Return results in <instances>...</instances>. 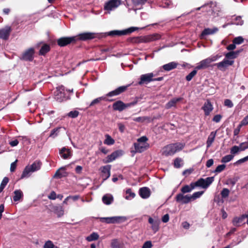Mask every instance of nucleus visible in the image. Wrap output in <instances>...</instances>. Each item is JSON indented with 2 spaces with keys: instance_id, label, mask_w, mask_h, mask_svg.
<instances>
[{
  "instance_id": "obj_1",
  "label": "nucleus",
  "mask_w": 248,
  "mask_h": 248,
  "mask_svg": "<svg viewBox=\"0 0 248 248\" xmlns=\"http://www.w3.org/2000/svg\"><path fill=\"white\" fill-rule=\"evenodd\" d=\"M214 177H207L206 179L200 178L195 183H191L189 186L186 185L182 187L181 191L183 193L191 192L196 187L207 188L214 181Z\"/></svg>"
},
{
  "instance_id": "obj_2",
  "label": "nucleus",
  "mask_w": 248,
  "mask_h": 248,
  "mask_svg": "<svg viewBox=\"0 0 248 248\" xmlns=\"http://www.w3.org/2000/svg\"><path fill=\"white\" fill-rule=\"evenodd\" d=\"M183 148V145L181 143H176L169 144L162 148V155L166 156L172 155L176 152L182 150Z\"/></svg>"
},
{
  "instance_id": "obj_3",
  "label": "nucleus",
  "mask_w": 248,
  "mask_h": 248,
  "mask_svg": "<svg viewBox=\"0 0 248 248\" xmlns=\"http://www.w3.org/2000/svg\"><path fill=\"white\" fill-rule=\"evenodd\" d=\"M66 92H73V89L72 90H65V87L63 85L58 87L54 93L55 100L58 102H62L68 99L69 97L67 95Z\"/></svg>"
},
{
  "instance_id": "obj_4",
  "label": "nucleus",
  "mask_w": 248,
  "mask_h": 248,
  "mask_svg": "<svg viewBox=\"0 0 248 248\" xmlns=\"http://www.w3.org/2000/svg\"><path fill=\"white\" fill-rule=\"evenodd\" d=\"M148 139L146 136H142L137 140V142L134 144L136 152L142 153L149 147L147 142Z\"/></svg>"
},
{
  "instance_id": "obj_5",
  "label": "nucleus",
  "mask_w": 248,
  "mask_h": 248,
  "mask_svg": "<svg viewBox=\"0 0 248 248\" xmlns=\"http://www.w3.org/2000/svg\"><path fill=\"white\" fill-rule=\"evenodd\" d=\"M137 103V101L125 104L122 101L119 100L117 101L116 102L113 104L112 108L114 110H118L119 111H122L126 108L131 107L132 106L135 105Z\"/></svg>"
},
{
  "instance_id": "obj_6",
  "label": "nucleus",
  "mask_w": 248,
  "mask_h": 248,
  "mask_svg": "<svg viewBox=\"0 0 248 248\" xmlns=\"http://www.w3.org/2000/svg\"><path fill=\"white\" fill-rule=\"evenodd\" d=\"M138 30L136 27H130L123 31L115 30L108 32V34L110 36H121L129 34Z\"/></svg>"
},
{
  "instance_id": "obj_7",
  "label": "nucleus",
  "mask_w": 248,
  "mask_h": 248,
  "mask_svg": "<svg viewBox=\"0 0 248 248\" xmlns=\"http://www.w3.org/2000/svg\"><path fill=\"white\" fill-rule=\"evenodd\" d=\"M34 49L31 47L26 50L20 57V59L25 61H32L34 59Z\"/></svg>"
},
{
  "instance_id": "obj_8",
  "label": "nucleus",
  "mask_w": 248,
  "mask_h": 248,
  "mask_svg": "<svg viewBox=\"0 0 248 248\" xmlns=\"http://www.w3.org/2000/svg\"><path fill=\"white\" fill-rule=\"evenodd\" d=\"M234 63L233 60L224 59V60L218 63H215L214 65L221 71H225L228 67L232 65Z\"/></svg>"
},
{
  "instance_id": "obj_9",
  "label": "nucleus",
  "mask_w": 248,
  "mask_h": 248,
  "mask_svg": "<svg viewBox=\"0 0 248 248\" xmlns=\"http://www.w3.org/2000/svg\"><path fill=\"white\" fill-rule=\"evenodd\" d=\"M77 41L76 36L64 37L58 39V45L60 46H66L72 43H74Z\"/></svg>"
},
{
  "instance_id": "obj_10",
  "label": "nucleus",
  "mask_w": 248,
  "mask_h": 248,
  "mask_svg": "<svg viewBox=\"0 0 248 248\" xmlns=\"http://www.w3.org/2000/svg\"><path fill=\"white\" fill-rule=\"evenodd\" d=\"M121 4V1L119 0H109L104 5V10L110 11L114 10Z\"/></svg>"
},
{
  "instance_id": "obj_11",
  "label": "nucleus",
  "mask_w": 248,
  "mask_h": 248,
  "mask_svg": "<svg viewBox=\"0 0 248 248\" xmlns=\"http://www.w3.org/2000/svg\"><path fill=\"white\" fill-rule=\"evenodd\" d=\"M155 75L153 73L143 74L140 76V80L139 82V85L148 84V83L154 81V77Z\"/></svg>"
},
{
  "instance_id": "obj_12",
  "label": "nucleus",
  "mask_w": 248,
  "mask_h": 248,
  "mask_svg": "<svg viewBox=\"0 0 248 248\" xmlns=\"http://www.w3.org/2000/svg\"><path fill=\"white\" fill-rule=\"evenodd\" d=\"M128 87V86H120V87L117 88V89H116L115 90L108 93L106 94V96L111 97V96L118 95L120 94L121 93L125 92L126 90Z\"/></svg>"
},
{
  "instance_id": "obj_13",
  "label": "nucleus",
  "mask_w": 248,
  "mask_h": 248,
  "mask_svg": "<svg viewBox=\"0 0 248 248\" xmlns=\"http://www.w3.org/2000/svg\"><path fill=\"white\" fill-rule=\"evenodd\" d=\"M176 201L182 204H186L190 202L191 201V199L190 196L188 195H184L183 194L179 193L176 196Z\"/></svg>"
},
{
  "instance_id": "obj_14",
  "label": "nucleus",
  "mask_w": 248,
  "mask_h": 248,
  "mask_svg": "<svg viewBox=\"0 0 248 248\" xmlns=\"http://www.w3.org/2000/svg\"><path fill=\"white\" fill-rule=\"evenodd\" d=\"M76 37L77 40L86 41L94 38L95 37V34L92 32H84L80 33Z\"/></svg>"
},
{
  "instance_id": "obj_15",
  "label": "nucleus",
  "mask_w": 248,
  "mask_h": 248,
  "mask_svg": "<svg viewBox=\"0 0 248 248\" xmlns=\"http://www.w3.org/2000/svg\"><path fill=\"white\" fill-rule=\"evenodd\" d=\"M12 29L10 26H6L0 30V38L7 40L9 38Z\"/></svg>"
},
{
  "instance_id": "obj_16",
  "label": "nucleus",
  "mask_w": 248,
  "mask_h": 248,
  "mask_svg": "<svg viewBox=\"0 0 248 248\" xmlns=\"http://www.w3.org/2000/svg\"><path fill=\"white\" fill-rule=\"evenodd\" d=\"M202 108L204 111L205 115L208 116L213 110L214 108L211 102L209 100H207L204 103Z\"/></svg>"
},
{
  "instance_id": "obj_17",
  "label": "nucleus",
  "mask_w": 248,
  "mask_h": 248,
  "mask_svg": "<svg viewBox=\"0 0 248 248\" xmlns=\"http://www.w3.org/2000/svg\"><path fill=\"white\" fill-rule=\"evenodd\" d=\"M110 166L106 165L101 168L102 172V177L103 181L106 180L110 175Z\"/></svg>"
},
{
  "instance_id": "obj_18",
  "label": "nucleus",
  "mask_w": 248,
  "mask_h": 248,
  "mask_svg": "<svg viewBox=\"0 0 248 248\" xmlns=\"http://www.w3.org/2000/svg\"><path fill=\"white\" fill-rule=\"evenodd\" d=\"M210 62L209 59L207 58L201 61L199 63L197 64L195 69L198 70L204 69L209 67Z\"/></svg>"
},
{
  "instance_id": "obj_19",
  "label": "nucleus",
  "mask_w": 248,
  "mask_h": 248,
  "mask_svg": "<svg viewBox=\"0 0 248 248\" xmlns=\"http://www.w3.org/2000/svg\"><path fill=\"white\" fill-rule=\"evenodd\" d=\"M139 193L142 198L147 199L150 197L151 191L149 188L143 187L139 189Z\"/></svg>"
},
{
  "instance_id": "obj_20",
  "label": "nucleus",
  "mask_w": 248,
  "mask_h": 248,
  "mask_svg": "<svg viewBox=\"0 0 248 248\" xmlns=\"http://www.w3.org/2000/svg\"><path fill=\"white\" fill-rule=\"evenodd\" d=\"M120 217H100V220L102 222H106L107 223H114L119 221Z\"/></svg>"
},
{
  "instance_id": "obj_21",
  "label": "nucleus",
  "mask_w": 248,
  "mask_h": 248,
  "mask_svg": "<svg viewBox=\"0 0 248 248\" xmlns=\"http://www.w3.org/2000/svg\"><path fill=\"white\" fill-rule=\"evenodd\" d=\"M123 152L121 150H117L113 152L111 154L108 155L107 157V162H110L114 160L119 156L122 155Z\"/></svg>"
},
{
  "instance_id": "obj_22",
  "label": "nucleus",
  "mask_w": 248,
  "mask_h": 248,
  "mask_svg": "<svg viewBox=\"0 0 248 248\" xmlns=\"http://www.w3.org/2000/svg\"><path fill=\"white\" fill-rule=\"evenodd\" d=\"M182 99L183 98L181 97L172 98L166 104V108L169 109L172 107L175 106L176 103L181 101Z\"/></svg>"
},
{
  "instance_id": "obj_23",
  "label": "nucleus",
  "mask_w": 248,
  "mask_h": 248,
  "mask_svg": "<svg viewBox=\"0 0 248 248\" xmlns=\"http://www.w3.org/2000/svg\"><path fill=\"white\" fill-rule=\"evenodd\" d=\"M60 154L63 159H67L71 156V153L69 149L63 147L60 151Z\"/></svg>"
},
{
  "instance_id": "obj_24",
  "label": "nucleus",
  "mask_w": 248,
  "mask_h": 248,
  "mask_svg": "<svg viewBox=\"0 0 248 248\" xmlns=\"http://www.w3.org/2000/svg\"><path fill=\"white\" fill-rule=\"evenodd\" d=\"M178 65V63L174 62H172L167 64H164L163 65L162 68L164 70L169 71L176 68Z\"/></svg>"
},
{
  "instance_id": "obj_25",
  "label": "nucleus",
  "mask_w": 248,
  "mask_h": 248,
  "mask_svg": "<svg viewBox=\"0 0 248 248\" xmlns=\"http://www.w3.org/2000/svg\"><path fill=\"white\" fill-rule=\"evenodd\" d=\"M246 218V216L245 215H243L240 217H234L232 220L233 225L236 227L240 226Z\"/></svg>"
},
{
  "instance_id": "obj_26",
  "label": "nucleus",
  "mask_w": 248,
  "mask_h": 248,
  "mask_svg": "<svg viewBox=\"0 0 248 248\" xmlns=\"http://www.w3.org/2000/svg\"><path fill=\"white\" fill-rule=\"evenodd\" d=\"M148 222L152 225L151 227L154 232H156L158 230L159 225V222L158 221L154 220L152 217H149Z\"/></svg>"
},
{
  "instance_id": "obj_27",
  "label": "nucleus",
  "mask_w": 248,
  "mask_h": 248,
  "mask_svg": "<svg viewBox=\"0 0 248 248\" xmlns=\"http://www.w3.org/2000/svg\"><path fill=\"white\" fill-rule=\"evenodd\" d=\"M216 132L213 131L211 132L209 136H208L206 141L207 148L210 147L214 142L216 136Z\"/></svg>"
},
{
  "instance_id": "obj_28",
  "label": "nucleus",
  "mask_w": 248,
  "mask_h": 248,
  "mask_svg": "<svg viewBox=\"0 0 248 248\" xmlns=\"http://www.w3.org/2000/svg\"><path fill=\"white\" fill-rule=\"evenodd\" d=\"M240 51H241L238 50L236 51H230L229 52H228L225 54V58L228 60L234 59L237 57Z\"/></svg>"
},
{
  "instance_id": "obj_29",
  "label": "nucleus",
  "mask_w": 248,
  "mask_h": 248,
  "mask_svg": "<svg viewBox=\"0 0 248 248\" xmlns=\"http://www.w3.org/2000/svg\"><path fill=\"white\" fill-rule=\"evenodd\" d=\"M113 201V196L110 194H106L102 197V201L106 205L110 204Z\"/></svg>"
},
{
  "instance_id": "obj_30",
  "label": "nucleus",
  "mask_w": 248,
  "mask_h": 248,
  "mask_svg": "<svg viewBox=\"0 0 248 248\" xmlns=\"http://www.w3.org/2000/svg\"><path fill=\"white\" fill-rule=\"evenodd\" d=\"M41 165L42 163L40 161L36 160L31 166H29V167L31 168L32 171L34 172L40 170Z\"/></svg>"
},
{
  "instance_id": "obj_31",
  "label": "nucleus",
  "mask_w": 248,
  "mask_h": 248,
  "mask_svg": "<svg viewBox=\"0 0 248 248\" xmlns=\"http://www.w3.org/2000/svg\"><path fill=\"white\" fill-rule=\"evenodd\" d=\"M161 36L160 34L157 33H155L153 34L149 35L146 37L145 41L146 42H152L155 41L157 40H158L160 38Z\"/></svg>"
},
{
  "instance_id": "obj_32",
  "label": "nucleus",
  "mask_w": 248,
  "mask_h": 248,
  "mask_svg": "<svg viewBox=\"0 0 248 248\" xmlns=\"http://www.w3.org/2000/svg\"><path fill=\"white\" fill-rule=\"evenodd\" d=\"M23 196V192L21 190H16L14 191L13 200L17 202Z\"/></svg>"
},
{
  "instance_id": "obj_33",
  "label": "nucleus",
  "mask_w": 248,
  "mask_h": 248,
  "mask_svg": "<svg viewBox=\"0 0 248 248\" xmlns=\"http://www.w3.org/2000/svg\"><path fill=\"white\" fill-rule=\"evenodd\" d=\"M31 172H33L31 168L29 167V166H26L22 173L21 179L29 177Z\"/></svg>"
},
{
  "instance_id": "obj_34",
  "label": "nucleus",
  "mask_w": 248,
  "mask_h": 248,
  "mask_svg": "<svg viewBox=\"0 0 248 248\" xmlns=\"http://www.w3.org/2000/svg\"><path fill=\"white\" fill-rule=\"evenodd\" d=\"M49 50V46L47 44H44L40 50L39 54L41 55H45Z\"/></svg>"
},
{
  "instance_id": "obj_35",
  "label": "nucleus",
  "mask_w": 248,
  "mask_h": 248,
  "mask_svg": "<svg viewBox=\"0 0 248 248\" xmlns=\"http://www.w3.org/2000/svg\"><path fill=\"white\" fill-rule=\"evenodd\" d=\"M99 237L97 233L93 232L86 238V240L88 242H91L97 240Z\"/></svg>"
},
{
  "instance_id": "obj_36",
  "label": "nucleus",
  "mask_w": 248,
  "mask_h": 248,
  "mask_svg": "<svg viewBox=\"0 0 248 248\" xmlns=\"http://www.w3.org/2000/svg\"><path fill=\"white\" fill-rule=\"evenodd\" d=\"M241 151H243V150L242 149L240 144H239V146L235 145L232 146L230 152L232 155H234Z\"/></svg>"
},
{
  "instance_id": "obj_37",
  "label": "nucleus",
  "mask_w": 248,
  "mask_h": 248,
  "mask_svg": "<svg viewBox=\"0 0 248 248\" xmlns=\"http://www.w3.org/2000/svg\"><path fill=\"white\" fill-rule=\"evenodd\" d=\"M106 139L104 141V143L108 145H113L115 141L108 134L105 135Z\"/></svg>"
},
{
  "instance_id": "obj_38",
  "label": "nucleus",
  "mask_w": 248,
  "mask_h": 248,
  "mask_svg": "<svg viewBox=\"0 0 248 248\" xmlns=\"http://www.w3.org/2000/svg\"><path fill=\"white\" fill-rule=\"evenodd\" d=\"M207 6L209 7L211 9V10L213 13L216 12V10L215 9V7H217V4L216 3L213 2H211V3L207 5H203L201 7L197 8L196 9V10H200L201 8H203Z\"/></svg>"
},
{
  "instance_id": "obj_39",
  "label": "nucleus",
  "mask_w": 248,
  "mask_h": 248,
  "mask_svg": "<svg viewBox=\"0 0 248 248\" xmlns=\"http://www.w3.org/2000/svg\"><path fill=\"white\" fill-rule=\"evenodd\" d=\"M66 172L63 169V168H61L60 170H58L54 177H57V178H61L62 177H64L66 176Z\"/></svg>"
},
{
  "instance_id": "obj_40",
  "label": "nucleus",
  "mask_w": 248,
  "mask_h": 248,
  "mask_svg": "<svg viewBox=\"0 0 248 248\" xmlns=\"http://www.w3.org/2000/svg\"><path fill=\"white\" fill-rule=\"evenodd\" d=\"M239 178L238 177H235L232 178L228 179L226 181L227 185H231L232 186H234L236 183L238 181Z\"/></svg>"
},
{
  "instance_id": "obj_41",
  "label": "nucleus",
  "mask_w": 248,
  "mask_h": 248,
  "mask_svg": "<svg viewBox=\"0 0 248 248\" xmlns=\"http://www.w3.org/2000/svg\"><path fill=\"white\" fill-rule=\"evenodd\" d=\"M43 248H59L57 246H55L53 242L50 240L46 241L43 246Z\"/></svg>"
},
{
  "instance_id": "obj_42",
  "label": "nucleus",
  "mask_w": 248,
  "mask_h": 248,
  "mask_svg": "<svg viewBox=\"0 0 248 248\" xmlns=\"http://www.w3.org/2000/svg\"><path fill=\"white\" fill-rule=\"evenodd\" d=\"M183 165V160L180 158H176L174 161V166L179 168Z\"/></svg>"
},
{
  "instance_id": "obj_43",
  "label": "nucleus",
  "mask_w": 248,
  "mask_h": 248,
  "mask_svg": "<svg viewBox=\"0 0 248 248\" xmlns=\"http://www.w3.org/2000/svg\"><path fill=\"white\" fill-rule=\"evenodd\" d=\"M233 157H234V155H226L222 157L221 161V162L224 163L229 162V161H231L233 159Z\"/></svg>"
},
{
  "instance_id": "obj_44",
  "label": "nucleus",
  "mask_w": 248,
  "mask_h": 248,
  "mask_svg": "<svg viewBox=\"0 0 248 248\" xmlns=\"http://www.w3.org/2000/svg\"><path fill=\"white\" fill-rule=\"evenodd\" d=\"M198 69L195 68L192 71H191L187 76H186V78L188 81H190L192 78L196 75Z\"/></svg>"
},
{
  "instance_id": "obj_45",
  "label": "nucleus",
  "mask_w": 248,
  "mask_h": 248,
  "mask_svg": "<svg viewBox=\"0 0 248 248\" xmlns=\"http://www.w3.org/2000/svg\"><path fill=\"white\" fill-rule=\"evenodd\" d=\"M126 193L128 195L125 196V199L127 200H130L132 198H134L135 196V194L132 192L131 189H127L126 191Z\"/></svg>"
},
{
  "instance_id": "obj_46",
  "label": "nucleus",
  "mask_w": 248,
  "mask_h": 248,
  "mask_svg": "<svg viewBox=\"0 0 248 248\" xmlns=\"http://www.w3.org/2000/svg\"><path fill=\"white\" fill-rule=\"evenodd\" d=\"M133 121H134L135 122L143 123L146 120L149 121V118L148 117H146V116L139 117L133 118Z\"/></svg>"
},
{
  "instance_id": "obj_47",
  "label": "nucleus",
  "mask_w": 248,
  "mask_h": 248,
  "mask_svg": "<svg viewBox=\"0 0 248 248\" xmlns=\"http://www.w3.org/2000/svg\"><path fill=\"white\" fill-rule=\"evenodd\" d=\"M203 191H198L194 192L192 195L190 196L191 200H194L200 198L203 194Z\"/></svg>"
},
{
  "instance_id": "obj_48",
  "label": "nucleus",
  "mask_w": 248,
  "mask_h": 248,
  "mask_svg": "<svg viewBox=\"0 0 248 248\" xmlns=\"http://www.w3.org/2000/svg\"><path fill=\"white\" fill-rule=\"evenodd\" d=\"M61 127H57L53 129L50 133V137L52 138H55L60 132Z\"/></svg>"
},
{
  "instance_id": "obj_49",
  "label": "nucleus",
  "mask_w": 248,
  "mask_h": 248,
  "mask_svg": "<svg viewBox=\"0 0 248 248\" xmlns=\"http://www.w3.org/2000/svg\"><path fill=\"white\" fill-rule=\"evenodd\" d=\"M244 42V39L241 36H238L233 39L232 42L235 45H239Z\"/></svg>"
},
{
  "instance_id": "obj_50",
  "label": "nucleus",
  "mask_w": 248,
  "mask_h": 248,
  "mask_svg": "<svg viewBox=\"0 0 248 248\" xmlns=\"http://www.w3.org/2000/svg\"><path fill=\"white\" fill-rule=\"evenodd\" d=\"M230 191L228 188H224L222 189L221 192V197L223 198H225L228 197L229 195Z\"/></svg>"
},
{
  "instance_id": "obj_51",
  "label": "nucleus",
  "mask_w": 248,
  "mask_h": 248,
  "mask_svg": "<svg viewBox=\"0 0 248 248\" xmlns=\"http://www.w3.org/2000/svg\"><path fill=\"white\" fill-rule=\"evenodd\" d=\"M221 57V55L219 54H217L216 55H213L208 58L210 63L213 62H215L218 59Z\"/></svg>"
},
{
  "instance_id": "obj_52",
  "label": "nucleus",
  "mask_w": 248,
  "mask_h": 248,
  "mask_svg": "<svg viewBox=\"0 0 248 248\" xmlns=\"http://www.w3.org/2000/svg\"><path fill=\"white\" fill-rule=\"evenodd\" d=\"M111 246L112 248H119L120 244L117 239H113L111 241Z\"/></svg>"
},
{
  "instance_id": "obj_53",
  "label": "nucleus",
  "mask_w": 248,
  "mask_h": 248,
  "mask_svg": "<svg viewBox=\"0 0 248 248\" xmlns=\"http://www.w3.org/2000/svg\"><path fill=\"white\" fill-rule=\"evenodd\" d=\"M79 112L77 110L71 111L68 113V116L71 118H75L78 116Z\"/></svg>"
},
{
  "instance_id": "obj_54",
  "label": "nucleus",
  "mask_w": 248,
  "mask_h": 248,
  "mask_svg": "<svg viewBox=\"0 0 248 248\" xmlns=\"http://www.w3.org/2000/svg\"><path fill=\"white\" fill-rule=\"evenodd\" d=\"M226 165L224 164L218 165L215 170L214 172L216 173H219L222 171L225 168Z\"/></svg>"
},
{
  "instance_id": "obj_55",
  "label": "nucleus",
  "mask_w": 248,
  "mask_h": 248,
  "mask_svg": "<svg viewBox=\"0 0 248 248\" xmlns=\"http://www.w3.org/2000/svg\"><path fill=\"white\" fill-rule=\"evenodd\" d=\"M224 104L225 106L229 108H231L233 106V103L230 99H227L224 100Z\"/></svg>"
},
{
  "instance_id": "obj_56",
  "label": "nucleus",
  "mask_w": 248,
  "mask_h": 248,
  "mask_svg": "<svg viewBox=\"0 0 248 248\" xmlns=\"http://www.w3.org/2000/svg\"><path fill=\"white\" fill-rule=\"evenodd\" d=\"M235 22H233L232 24H236L237 25H242L243 24V21L242 20L241 17L240 16H237L235 18Z\"/></svg>"
},
{
  "instance_id": "obj_57",
  "label": "nucleus",
  "mask_w": 248,
  "mask_h": 248,
  "mask_svg": "<svg viewBox=\"0 0 248 248\" xmlns=\"http://www.w3.org/2000/svg\"><path fill=\"white\" fill-rule=\"evenodd\" d=\"M105 98L103 97H98L97 98H96L94 99L92 102L91 103L90 106H93L94 105L97 104L99 103L102 100L104 99Z\"/></svg>"
},
{
  "instance_id": "obj_58",
  "label": "nucleus",
  "mask_w": 248,
  "mask_h": 248,
  "mask_svg": "<svg viewBox=\"0 0 248 248\" xmlns=\"http://www.w3.org/2000/svg\"><path fill=\"white\" fill-rule=\"evenodd\" d=\"M172 3L171 1L170 0H166L164 2H163L162 4L161 5V6H162L164 8H168L169 7Z\"/></svg>"
},
{
  "instance_id": "obj_59",
  "label": "nucleus",
  "mask_w": 248,
  "mask_h": 248,
  "mask_svg": "<svg viewBox=\"0 0 248 248\" xmlns=\"http://www.w3.org/2000/svg\"><path fill=\"white\" fill-rule=\"evenodd\" d=\"M132 2L135 5L144 4L147 0H132Z\"/></svg>"
},
{
  "instance_id": "obj_60",
  "label": "nucleus",
  "mask_w": 248,
  "mask_h": 248,
  "mask_svg": "<svg viewBox=\"0 0 248 248\" xmlns=\"http://www.w3.org/2000/svg\"><path fill=\"white\" fill-rule=\"evenodd\" d=\"M212 29L209 28H207L204 29L202 33V35L204 36L209 34H212Z\"/></svg>"
},
{
  "instance_id": "obj_61",
  "label": "nucleus",
  "mask_w": 248,
  "mask_h": 248,
  "mask_svg": "<svg viewBox=\"0 0 248 248\" xmlns=\"http://www.w3.org/2000/svg\"><path fill=\"white\" fill-rule=\"evenodd\" d=\"M239 124L242 126L248 124V115L244 118Z\"/></svg>"
},
{
  "instance_id": "obj_62",
  "label": "nucleus",
  "mask_w": 248,
  "mask_h": 248,
  "mask_svg": "<svg viewBox=\"0 0 248 248\" xmlns=\"http://www.w3.org/2000/svg\"><path fill=\"white\" fill-rule=\"evenodd\" d=\"M8 182H9V178L7 177H5L3 179V180L1 183L0 186L1 187H3L4 188L5 187V186H6V185L7 184V183H8Z\"/></svg>"
},
{
  "instance_id": "obj_63",
  "label": "nucleus",
  "mask_w": 248,
  "mask_h": 248,
  "mask_svg": "<svg viewBox=\"0 0 248 248\" xmlns=\"http://www.w3.org/2000/svg\"><path fill=\"white\" fill-rule=\"evenodd\" d=\"M240 144L243 151L248 149V140L247 141L242 142Z\"/></svg>"
},
{
  "instance_id": "obj_64",
  "label": "nucleus",
  "mask_w": 248,
  "mask_h": 248,
  "mask_svg": "<svg viewBox=\"0 0 248 248\" xmlns=\"http://www.w3.org/2000/svg\"><path fill=\"white\" fill-rule=\"evenodd\" d=\"M152 244L151 241L145 242L142 246V248H151Z\"/></svg>"
}]
</instances>
